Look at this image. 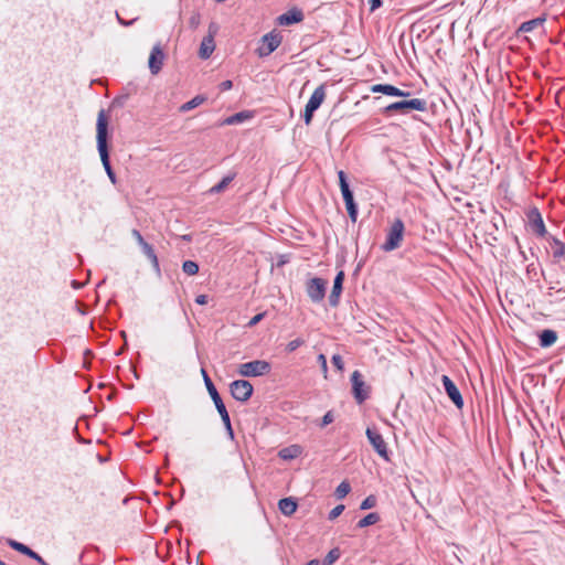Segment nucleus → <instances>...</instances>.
I'll list each match as a JSON object with an SVG mask.
<instances>
[{
	"label": "nucleus",
	"mask_w": 565,
	"mask_h": 565,
	"mask_svg": "<svg viewBox=\"0 0 565 565\" xmlns=\"http://www.w3.org/2000/svg\"><path fill=\"white\" fill-rule=\"evenodd\" d=\"M427 108V103L420 98H414L411 100H402L392 103L384 108V113L399 111L402 114H408L411 110L424 111Z\"/></svg>",
	"instance_id": "nucleus-4"
},
{
	"label": "nucleus",
	"mask_w": 565,
	"mask_h": 565,
	"mask_svg": "<svg viewBox=\"0 0 565 565\" xmlns=\"http://www.w3.org/2000/svg\"><path fill=\"white\" fill-rule=\"evenodd\" d=\"M351 490L350 483L347 481H342L338 488L335 489V495L338 499H343L349 494Z\"/></svg>",
	"instance_id": "nucleus-32"
},
{
	"label": "nucleus",
	"mask_w": 565,
	"mask_h": 565,
	"mask_svg": "<svg viewBox=\"0 0 565 565\" xmlns=\"http://www.w3.org/2000/svg\"><path fill=\"white\" fill-rule=\"evenodd\" d=\"M270 371V364L264 360H254L238 365L237 373L244 377L262 376Z\"/></svg>",
	"instance_id": "nucleus-3"
},
{
	"label": "nucleus",
	"mask_w": 565,
	"mask_h": 565,
	"mask_svg": "<svg viewBox=\"0 0 565 565\" xmlns=\"http://www.w3.org/2000/svg\"><path fill=\"white\" fill-rule=\"evenodd\" d=\"M343 510H344L343 504H339L335 508H333L329 513V520L337 519L343 512Z\"/></svg>",
	"instance_id": "nucleus-39"
},
{
	"label": "nucleus",
	"mask_w": 565,
	"mask_h": 565,
	"mask_svg": "<svg viewBox=\"0 0 565 565\" xmlns=\"http://www.w3.org/2000/svg\"><path fill=\"white\" fill-rule=\"evenodd\" d=\"M544 21H545L544 18H536V19L526 21V22L521 24L520 31H522V32H531L534 29H536L537 26H541Z\"/></svg>",
	"instance_id": "nucleus-27"
},
{
	"label": "nucleus",
	"mask_w": 565,
	"mask_h": 565,
	"mask_svg": "<svg viewBox=\"0 0 565 565\" xmlns=\"http://www.w3.org/2000/svg\"><path fill=\"white\" fill-rule=\"evenodd\" d=\"M375 503H376V499L373 497V495H369L367 498H365L362 503H361V509L362 510H367V509H372L375 507Z\"/></svg>",
	"instance_id": "nucleus-37"
},
{
	"label": "nucleus",
	"mask_w": 565,
	"mask_h": 565,
	"mask_svg": "<svg viewBox=\"0 0 565 565\" xmlns=\"http://www.w3.org/2000/svg\"><path fill=\"white\" fill-rule=\"evenodd\" d=\"M253 117L252 113L250 111H247V110H244V111H239V113H236L230 117H227L224 121H223V125H236V124H241L247 119H250Z\"/></svg>",
	"instance_id": "nucleus-23"
},
{
	"label": "nucleus",
	"mask_w": 565,
	"mask_h": 565,
	"mask_svg": "<svg viewBox=\"0 0 565 565\" xmlns=\"http://www.w3.org/2000/svg\"><path fill=\"white\" fill-rule=\"evenodd\" d=\"M344 280V273L339 271L334 278L333 287L331 294L329 296V302L332 307H337L339 305L340 296L342 292V285Z\"/></svg>",
	"instance_id": "nucleus-14"
},
{
	"label": "nucleus",
	"mask_w": 565,
	"mask_h": 565,
	"mask_svg": "<svg viewBox=\"0 0 565 565\" xmlns=\"http://www.w3.org/2000/svg\"><path fill=\"white\" fill-rule=\"evenodd\" d=\"M132 236L136 238L138 244L140 245L142 242H145L143 237L141 236L140 232L137 230H132Z\"/></svg>",
	"instance_id": "nucleus-47"
},
{
	"label": "nucleus",
	"mask_w": 565,
	"mask_h": 565,
	"mask_svg": "<svg viewBox=\"0 0 565 565\" xmlns=\"http://www.w3.org/2000/svg\"><path fill=\"white\" fill-rule=\"evenodd\" d=\"M327 281L322 278H312L307 282V294L313 302H320L326 296Z\"/></svg>",
	"instance_id": "nucleus-8"
},
{
	"label": "nucleus",
	"mask_w": 565,
	"mask_h": 565,
	"mask_svg": "<svg viewBox=\"0 0 565 565\" xmlns=\"http://www.w3.org/2000/svg\"><path fill=\"white\" fill-rule=\"evenodd\" d=\"M318 362L320 363V366H321V370H322V373H323V376L324 379H327V374H328V364H327V358L324 354H319L318 356Z\"/></svg>",
	"instance_id": "nucleus-38"
},
{
	"label": "nucleus",
	"mask_w": 565,
	"mask_h": 565,
	"mask_svg": "<svg viewBox=\"0 0 565 565\" xmlns=\"http://www.w3.org/2000/svg\"><path fill=\"white\" fill-rule=\"evenodd\" d=\"M441 381L448 397L459 409H461L463 406V399L456 384L447 375H443Z\"/></svg>",
	"instance_id": "nucleus-12"
},
{
	"label": "nucleus",
	"mask_w": 565,
	"mask_h": 565,
	"mask_svg": "<svg viewBox=\"0 0 565 565\" xmlns=\"http://www.w3.org/2000/svg\"><path fill=\"white\" fill-rule=\"evenodd\" d=\"M234 178H235V173H231V174L224 177L221 180V182H218L217 184H215L214 186H212L209 190V193L210 194L222 193L223 191H225L227 189V186L231 184V182L234 180Z\"/></svg>",
	"instance_id": "nucleus-25"
},
{
	"label": "nucleus",
	"mask_w": 565,
	"mask_h": 565,
	"mask_svg": "<svg viewBox=\"0 0 565 565\" xmlns=\"http://www.w3.org/2000/svg\"><path fill=\"white\" fill-rule=\"evenodd\" d=\"M379 520H380L379 514L375 512H372V513H369L367 515H365L363 519H361L358 523V526L366 527V526L377 523Z\"/></svg>",
	"instance_id": "nucleus-28"
},
{
	"label": "nucleus",
	"mask_w": 565,
	"mask_h": 565,
	"mask_svg": "<svg viewBox=\"0 0 565 565\" xmlns=\"http://www.w3.org/2000/svg\"><path fill=\"white\" fill-rule=\"evenodd\" d=\"M315 111L316 110L310 109L309 107L305 108L303 119H305L306 125H310L311 124V120H312Z\"/></svg>",
	"instance_id": "nucleus-40"
},
{
	"label": "nucleus",
	"mask_w": 565,
	"mask_h": 565,
	"mask_svg": "<svg viewBox=\"0 0 565 565\" xmlns=\"http://www.w3.org/2000/svg\"><path fill=\"white\" fill-rule=\"evenodd\" d=\"M303 14L299 10H290L278 18L279 24L290 25L302 21Z\"/></svg>",
	"instance_id": "nucleus-18"
},
{
	"label": "nucleus",
	"mask_w": 565,
	"mask_h": 565,
	"mask_svg": "<svg viewBox=\"0 0 565 565\" xmlns=\"http://www.w3.org/2000/svg\"><path fill=\"white\" fill-rule=\"evenodd\" d=\"M281 35L279 32L271 31L262 38V43L257 49V54L260 57L271 54L281 43Z\"/></svg>",
	"instance_id": "nucleus-5"
},
{
	"label": "nucleus",
	"mask_w": 565,
	"mask_h": 565,
	"mask_svg": "<svg viewBox=\"0 0 565 565\" xmlns=\"http://www.w3.org/2000/svg\"><path fill=\"white\" fill-rule=\"evenodd\" d=\"M530 218H531L532 230L536 234L543 236L546 233V230H545V225H544L541 214L537 211H535L530 215Z\"/></svg>",
	"instance_id": "nucleus-21"
},
{
	"label": "nucleus",
	"mask_w": 565,
	"mask_h": 565,
	"mask_svg": "<svg viewBox=\"0 0 565 565\" xmlns=\"http://www.w3.org/2000/svg\"><path fill=\"white\" fill-rule=\"evenodd\" d=\"M143 253L146 254V256L151 259L156 265H158V259H157V256H156V253H154V249L152 248V246L150 244H148L146 241L142 242L140 244Z\"/></svg>",
	"instance_id": "nucleus-30"
},
{
	"label": "nucleus",
	"mask_w": 565,
	"mask_h": 565,
	"mask_svg": "<svg viewBox=\"0 0 565 565\" xmlns=\"http://www.w3.org/2000/svg\"><path fill=\"white\" fill-rule=\"evenodd\" d=\"M264 318V313H258L256 316H254L249 322H248V326L249 327H254L255 324H257L262 319Z\"/></svg>",
	"instance_id": "nucleus-43"
},
{
	"label": "nucleus",
	"mask_w": 565,
	"mask_h": 565,
	"mask_svg": "<svg viewBox=\"0 0 565 565\" xmlns=\"http://www.w3.org/2000/svg\"><path fill=\"white\" fill-rule=\"evenodd\" d=\"M344 202H345V206H347L350 218L352 220V222H355L358 218V207H356V204L354 203V199L347 200Z\"/></svg>",
	"instance_id": "nucleus-31"
},
{
	"label": "nucleus",
	"mask_w": 565,
	"mask_h": 565,
	"mask_svg": "<svg viewBox=\"0 0 565 565\" xmlns=\"http://www.w3.org/2000/svg\"><path fill=\"white\" fill-rule=\"evenodd\" d=\"M352 392L358 403H363L369 397V388L366 387L362 374L354 371L351 375Z\"/></svg>",
	"instance_id": "nucleus-10"
},
{
	"label": "nucleus",
	"mask_w": 565,
	"mask_h": 565,
	"mask_svg": "<svg viewBox=\"0 0 565 565\" xmlns=\"http://www.w3.org/2000/svg\"><path fill=\"white\" fill-rule=\"evenodd\" d=\"M205 100H206V98L204 96L198 95V96L193 97L191 100H189V102L184 103L183 105H181L180 111L181 113H186V111H189V110L200 106Z\"/></svg>",
	"instance_id": "nucleus-26"
},
{
	"label": "nucleus",
	"mask_w": 565,
	"mask_h": 565,
	"mask_svg": "<svg viewBox=\"0 0 565 565\" xmlns=\"http://www.w3.org/2000/svg\"><path fill=\"white\" fill-rule=\"evenodd\" d=\"M557 340V334L553 330H543L540 334V344L543 348H548L553 345Z\"/></svg>",
	"instance_id": "nucleus-24"
},
{
	"label": "nucleus",
	"mask_w": 565,
	"mask_h": 565,
	"mask_svg": "<svg viewBox=\"0 0 565 565\" xmlns=\"http://www.w3.org/2000/svg\"><path fill=\"white\" fill-rule=\"evenodd\" d=\"M373 93H382L388 96L406 97L409 96V92L401 90L399 88L390 84H376L371 87Z\"/></svg>",
	"instance_id": "nucleus-15"
},
{
	"label": "nucleus",
	"mask_w": 565,
	"mask_h": 565,
	"mask_svg": "<svg viewBox=\"0 0 565 565\" xmlns=\"http://www.w3.org/2000/svg\"><path fill=\"white\" fill-rule=\"evenodd\" d=\"M0 565H7L4 562L0 561Z\"/></svg>",
	"instance_id": "nucleus-49"
},
{
	"label": "nucleus",
	"mask_w": 565,
	"mask_h": 565,
	"mask_svg": "<svg viewBox=\"0 0 565 565\" xmlns=\"http://www.w3.org/2000/svg\"><path fill=\"white\" fill-rule=\"evenodd\" d=\"M319 561L318 559H311L310 562H308L306 565H319Z\"/></svg>",
	"instance_id": "nucleus-48"
},
{
	"label": "nucleus",
	"mask_w": 565,
	"mask_h": 565,
	"mask_svg": "<svg viewBox=\"0 0 565 565\" xmlns=\"http://www.w3.org/2000/svg\"><path fill=\"white\" fill-rule=\"evenodd\" d=\"M333 422V415L328 412L322 418V426H327Z\"/></svg>",
	"instance_id": "nucleus-45"
},
{
	"label": "nucleus",
	"mask_w": 565,
	"mask_h": 565,
	"mask_svg": "<svg viewBox=\"0 0 565 565\" xmlns=\"http://www.w3.org/2000/svg\"><path fill=\"white\" fill-rule=\"evenodd\" d=\"M297 507V501L291 497L284 498L278 502L279 511L286 516L292 515L296 512Z\"/></svg>",
	"instance_id": "nucleus-19"
},
{
	"label": "nucleus",
	"mask_w": 565,
	"mask_h": 565,
	"mask_svg": "<svg viewBox=\"0 0 565 565\" xmlns=\"http://www.w3.org/2000/svg\"><path fill=\"white\" fill-rule=\"evenodd\" d=\"M182 270L189 275L193 276L196 275L199 271V265L193 260H185L182 265Z\"/></svg>",
	"instance_id": "nucleus-29"
},
{
	"label": "nucleus",
	"mask_w": 565,
	"mask_h": 565,
	"mask_svg": "<svg viewBox=\"0 0 565 565\" xmlns=\"http://www.w3.org/2000/svg\"><path fill=\"white\" fill-rule=\"evenodd\" d=\"M107 127H108V119L105 114V110H100L97 116V124H96V130H97V148L100 156L102 163L105 168V171L111 181L113 184L116 183V175L111 169L110 162H109V154H108V148H107Z\"/></svg>",
	"instance_id": "nucleus-1"
},
{
	"label": "nucleus",
	"mask_w": 565,
	"mask_h": 565,
	"mask_svg": "<svg viewBox=\"0 0 565 565\" xmlns=\"http://www.w3.org/2000/svg\"><path fill=\"white\" fill-rule=\"evenodd\" d=\"M302 452V448L299 445H291L279 450L278 456L282 460H291L299 457Z\"/></svg>",
	"instance_id": "nucleus-20"
},
{
	"label": "nucleus",
	"mask_w": 565,
	"mask_h": 565,
	"mask_svg": "<svg viewBox=\"0 0 565 565\" xmlns=\"http://www.w3.org/2000/svg\"><path fill=\"white\" fill-rule=\"evenodd\" d=\"M405 226L402 220L396 218L387 231L386 239L382 245V249L385 252H392L397 249L403 241Z\"/></svg>",
	"instance_id": "nucleus-2"
},
{
	"label": "nucleus",
	"mask_w": 565,
	"mask_h": 565,
	"mask_svg": "<svg viewBox=\"0 0 565 565\" xmlns=\"http://www.w3.org/2000/svg\"><path fill=\"white\" fill-rule=\"evenodd\" d=\"M230 391L236 401L246 402L253 395L254 387L246 380H236L231 383Z\"/></svg>",
	"instance_id": "nucleus-6"
},
{
	"label": "nucleus",
	"mask_w": 565,
	"mask_h": 565,
	"mask_svg": "<svg viewBox=\"0 0 565 565\" xmlns=\"http://www.w3.org/2000/svg\"><path fill=\"white\" fill-rule=\"evenodd\" d=\"M303 343H305V341L302 339H300V338L291 340L290 342L287 343L286 351L289 352V353L294 352L298 348H300Z\"/></svg>",
	"instance_id": "nucleus-35"
},
{
	"label": "nucleus",
	"mask_w": 565,
	"mask_h": 565,
	"mask_svg": "<svg viewBox=\"0 0 565 565\" xmlns=\"http://www.w3.org/2000/svg\"><path fill=\"white\" fill-rule=\"evenodd\" d=\"M370 11L373 12L382 6V0H370Z\"/></svg>",
	"instance_id": "nucleus-42"
},
{
	"label": "nucleus",
	"mask_w": 565,
	"mask_h": 565,
	"mask_svg": "<svg viewBox=\"0 0 565 565\" xmlns=\"http://www.w3.org/2000/svg\"><path fill=\"white\" fill-rule=\"evenodd\" d=\"M216 32H217V26L214 23H211L209 25V34L203 38L201 45H200L199 55L201 58L206 60L214 52V50H215L214 35L216 34Z\"/></svg>",
	"instance_id": "nucleus-9"
},
{
	"label": "nucleus",
	"mask_w": 565,
	"mask_h": 565,
	"mask_svg": "<svg viewBox=\"0 0 565 565\" xmlns=\"http://www.w3.org/2000/svg\"><path fill=\"white\" fill-rule=\"evenodd\" d=\"M233 87V83L232 81H224L220 84V89L222 92H225V90H230L231 88Z\"/></svg>",
	"instance_id": "nucleus-44"
},
{
	"label": "nucleus",
	"mask_w": 565,
	"mask_h": 565,
	"mask_svg": "<svg viewBox=\"0 0 565 565\" xmlns=\"http://www.w3.org/2000/svg\"><path fill=\"white\" fill-rule=\"evenodd\" d=\"M164 53L160 45H154L150 52L148 65L151 74H158L163 65Z\"/></svg>",
	"instance_id": "nucleus-13"
},
{
	"label": "nucleus",
	"mask_w": 565,
	"mask_h": 565,
	"mask_svg": "<svg viewBox=\"0 0 565 565\" xmlns=\"http://www.w3.org/2000/svg\"><path fill=\"white\" fill-rule=\"evenodd\" d=\"M8 544L10 547H12L13 550L24 554V555H28L29 557L35 559L36 562H39L41 565H47V563L38 554L35 553L34 551H32L30 547H28L26 545L20 543V542H17L14 540H8Z\"/></svg>",
	"instance_id": "nucleus-16"
},
{
	"label": "nucleus",
	"mask_w": 565,
	"mask_h": 565,
	"mask_svg": "<svg viewBox=\"0 0 565 565\" xmlns=\"http://www.w3.org/2000/svg\"><path fill=\"white\" fill-rule=\"evenodd\" d=\"M201 23V14L199 12H192L190 19H189V26L192 30L198 29V26Z\"/></svg>",
	"instance_id": "nucleus-36"
},
{
	"label": "nucleus",
	"mask_w": 565,
	"mask_h": 565,
	"mask_svg": "<svg viewBox=\"0 0 565 565\" xmlns=\"http://www.w3.org/2000/svg\"><path fill=\"white\" fill-rule=\"evenodd\" d=\"M207 300H209V298H207V296H206V295H199V296L195 298V302H196L198 305H201V306L206 305V303H207Z\"/></svg>",
	"instance_id": "nucleus-46"
},
{
	"label": "nucleus",
	"mask_w": 565,
	"mask_h": 565,
	"mask_svg": "<svg viewBox=\"0 0 565 565\" xmlns=\"http://www.w3.org/2000/svg\"><path fill=\"white\" fill-rule=\"evenodd\" d=\"M338 177H339V185H340V189H341V193H342L343 200L347 201V200L353 199V193L350 190V186H349V183L347 181V175H345L344 171L340 170L338 172Z\"/></svg>",
	"instance_id": "nucleus-22"
},
{
	"label": "nucleus",
	"mask_w": 565,
	"mask_h": 565,
	"mask_svg": "<svg viewBox=\"0 0 565 565\" xmlns=\"http://www.w3.org/2000/svg\"><path fill=\"white\" fill-rule=\"evenodd\" d=\"M332 363L333 365L339 370V371H343V361H342V358L338 354L333 355L332 356Z\"/></svg>",
	"instance_id": "nucleus-41"
},
{
	"label": "nucleus",
	"mask_w": 565,
	"mask_h": 565,
	"mask_svg": "<svg viewBox=\"0 0 565 565\" xmlns=\"http://www.w3.org/2000/svg\"><path fill=\"white\" fill-rule=\"evenodd\" d=\"M339 556H340L339 550L338 548H333V550H331L327 554V556H326V558L323 561V564L324 565H332L339 558Z\"/></svg>",
	"instance_id": "nucleus-33"
},
{
	"label": "nucleus",
	"mask_w": 565,
	"mask_h": 565,
	"mask_svg": "<svg viewBox=\"0 0 565 565\" xmlns=\"http://www.w3.org/2000/svg\"><path fill=\"white\" fill-rule=\"evenodd\" d=\"M221 418H222V422L227 430V434L230 436L231 439L234 438V431H233V428H232V425H231V418H230V415H228V412L223 414V415H220Z\"/></svg>",
	"instance_id": "nucleus-34"
},
{
	"label": "nucleus",
	"mask_w": 565,
	"mask_h": 565,
	"mask_svg": "<svg viewBox=\"0 0 565 565\" xmlns=\"http://www.w3.org/2000/svg\"><path fill=\"white\" fill-rule=\"evenodd\" d=\"M366 436H367L370 444L372 445L374 450L377 452V455L385 460H390L387 445H386L383 436L376 429H373V428L366 429Z\"/></svg>",
	"instance_id": "nucleus-7"
},
{
	"label": "nucleus",
	"mask_w": 565,
	"mask_h": 565,
	"mask_svg": "<svg viewBox=\"0 0 565 565\" xmlns=\"http://www.w3.org/2000/svg\"><path fill=\"white\" fill-rule=\"evenodd\" d=\"M326 98V88L324 85H320L315 89L311 97L309 98L306 107H309L310 109L317 110L321 104L323 103Z\"/></svg>",
	"instance_id": "nucleus-17"
},
{
	"label": "nucleus",
	"mask_w": 565,
	"mask_h": 565,
	"mask_svg": "<svg viewBox=\"0 0 565 565\" xmlns=\"http://www.w3.org/2000/svg\"><path fill=\"white\" fill-rule=\"evenodd\" d=\"M201 373H202L206 390H207L212 401L214 402V405H215L218 414L223 415V414L227 413V409H226L218 392L216 391L213 382L211 381L210 376L207 375L206 371L204 369H202Z\"/></svg>",
	"instance_id": "nucleus-11"
}]
</instances>
